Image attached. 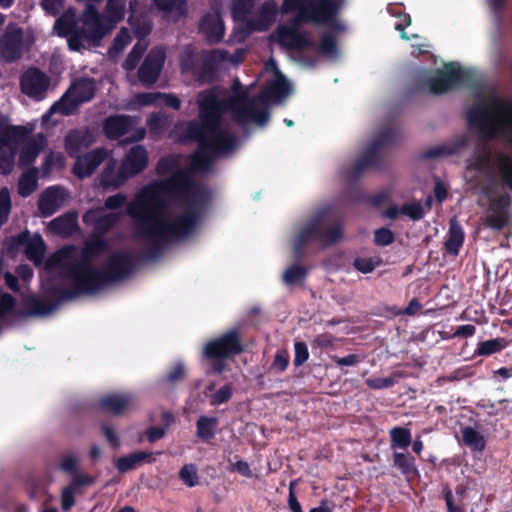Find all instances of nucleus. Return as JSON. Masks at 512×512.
Listing matches in <instances>:
<instances>
[{"mask_svg":"<svg viewBox=\"0 0 512 512\" xmlns=\"http://www.w3.org/2000/svg\"><path fill=\"white\" fill-rule=\"evenodd\" d=\"M101 128H128V116H109L105 119Z\"/></svg>","mask_w":512,"mask_h":512,"instance_id":"774afa93","label":"nucleus"},{"mask_svg":"<svg viewBox=\"0 0 512 512\" xmlns=\"http://www.w3.org/2000/svg\"><path fill=\"white\" fill-rule=\"evenodd\" d=\"M464 445L470 448L472 452H483L486 447L485 437L476 429L466 426L461 429Z\"/></svg>","mask_w":512,"mask_h":512,"instance_id":"e433bc0d","label":"nucleus"},{"mask_svg":"<svg viewBox=\"0 0 512 512\" xmlns=\"http://www.w3.org/2000/svg\"><path fill=\"white\" fill-rule=\"evenodd\" d=\"M80 130H70L65 137V149L70 157H76L83 149Z\"/></svg>","mask_w":512,"mask_h":512,"instance_id":"49530a36","label":"nucleus"},{"mask_svg":"<svg viewBox=\"0 0 512 512\" xmlns=\"http://www.w3.org/2000/svg\"><path fill=\"white\" fill-rule=\"evenodd\" d=\"M38 187V169L30 168L18 180V193L22 197L30 196Z\"/></svg>","mask_w":512,"mask_h":512,"instance_id":"58836bf2","label":"nucleus"},{"mask_svg":"<svg viewBox=\"0 0 512 512\" xmlns=\"http://www.w3.org/2000/svg\"><path fill=\"white\" fill-rule=\"evenodd\" d=\"M121 219V214L112 212L98 217L95 220V230L99 233L109 232Z\"/></svg>","mask_w":512,"mask_h":512,"instance_id":"c03bdc74","label":"nucleus"},{"mask_svg":"<svg viewBox=\"0 0 512 512\" xmlns=\"http://www.w3.org/2000/svg\"><path fill=\"white\" fill-rule=\"evenodd\" d=\"M233 395V390L231 384H225L218 391L211 394L210 396V404L212 406H219L223 403L228 402Z\"/></svg>","mask_w":512,"mask_h":512,"instance_id":"603ef678","label":"nucleus"},{"mask_svg":"<svg viewBox=\"0 0 512 512\" xmlns=\"http://www.w3.org/2000/svg\"><path fill=\"white\" fill-rule=\"evenodd\" d=\"M34 130H0V173L10 174L17 154L15 140H23L25 133Z\"/></svg>","mask_w":512,"mask_h":512,"instance_id":"2eb2a0df","label":"nucleus"},{"mask_svg":"<svg viewBox=\"0 0 512 512\" xmlns=\"http://www.w3.org/2000/svg\"><path fill=\"white\" fill-rule=\"evenodd\" d=\"M127 202V196L123 193L111 195L105 199L104 207L108 210H117Z\"/></svg>","mask_w":512,"mask_h":512,"instance_id":"69168bd1","label":"nucleus"},{"mask_svg":"<svg viewBox=\"0 0 512 512\" xmlns=\"http://www.w3.org/2000/svg\"><path fill=\"white\" fill-rule=\"evenodd\" d=\"M465 239V234L462 226L454 217L450 220L448 237L444 243L445 251L452 256L459 254L460 248L462 247Z\"/></svg>","mask_w":512,"mask_h":512,"instance_id":"2f4dec72","label":"nucleus"},{"mask_svg":"<svg viewBox=\"0 0 512 512\" xmlns=\"http://www.w3.org/2000/svg\"><path fill=\"white\" fill-rule=\"evenodd\" d=\"M94 2H87L86 8L79 17L82 26H80L81 43L88 42L92 46H99L101 40L112 30L107 24L103 15H101Z\"/></svg>","mask_w":512,"mask_h":512,"instance_id":"9d476101","label":"nucleus"},{"mask_svg":"<svg viewBox=\"0 0 512 512\" xmlns=\"http://www.w3.org/2000/svg\"><path fill=\"white\" fill-rule=\"evenodd\" d=\"M78 467L77 456L73 453L62 454L60 456L59 468L65 473L73 474Z\"/></svg>","mask_w":512,"mask_h":512,"instance_id":"6e6d98bb","label":"nucleus"},{"mask_svg":"<svg viewBox=\"0 0 512 512\" xmlns=\"http://www.w3.org/2000/svg\"><path fill=\"white\" fill-rule=\"evenodd\" d=\"M337 338L330 333H321L314 337L311 342L312 350L334 348Z\"/></svg>","mask_w":512,"mask_h":512,"instance_id":"3c124183","label":"nucleus"},{"mask_svg":"<svg viewBox=\"0 0 512 512\" xmlns=\"http://www.w3.org/2000/svg\"><path fill=\"white\" fill-rule=\"evenodd\" d=\"M80 106L81 105L76 101V99L65 91L60 99L55 101L49 110L42 116V121L43 123H47L55 115L71 116L77 113Z\"/></svg>","mask_w":512,"mask_h":512,"instance_id":"cd10ccee","label":"nucleus"},{"mask_svg":"<svg viewBox=\"0 0 512 512\" xmlns=\"http://www.w3.org/2000/svg\"><path fill=\"white\" fill-rule=\"evenodd\" d=\"M131 42V36L126 28H121L116 37L114 38L109 53H119Z\"/></svg>","mask_w":512,"mask_h":512,"instance_id":"864d4df0","label":"nucleus"},{"mask_svg":"<svg viewBox=\"0 0 512 512\" xmlns=\"http://www.w3.org/2000/svg\"><path fill=\"white\" fill-rule=\"evenodd\" d=\"M15 247H24V252L28 259L38 260L41 259L45 252V242L41 235L35 234L31 237L30 232L25 230L12 239Z\"/></svg>","mask_w":512,"mask_h":512,"instance_id":"b1692460","label":"nucleus"},{"mask_svg":"<svg viewBox=\"0 0 512 512\" xmlns=\"http://www.w3.org/2000/svg\"><path fill=\"white\" fill-rule=\"evenodd\" d=\"M243 351L239 332L232 329L206 343L203 356L211 361L209 373L221 374L227 368L226 360Z\"/></svg>","mask_w":512,"mask_h":512,"instance_id":"0eeeda50","label":"nucleus"},{"mask_svg":"<svg viewBox=\"0 0 512 512\" xmlns=\"http://www.w3.org/2000/svg\"><path fill=\"white\" fill-rule=\"evenodd\" d=\"M197 144L189 169L146 185L126 207L136 236L149 240L145 249L148 260L159 258L167 243L191 235L211 200L210 190L196 182L193 173L209 172L216 158Z\"/></svg>","mask_w":512,"mask_h":512,"instance_id":"f257e3e1","label":"nucleus"},{"mask_svg":"<svg viewBox=\"0 0 512 512\" xmlns=\"http://www.w3.org/2000/svg\"><path fill=\"white\" fill-rule=\"evenodd\" d=\"M106 157L107 152L104 148H96L79 157L74 163L72 172L80 179L90 177Z\"/></svg>","mask_w":512,"mask_h":512,"instance_id":"412c9836","label":"nucleus"},{"mask_svg":"<svg viewBox=\"0 0 512 512\" xmlns=\"http://www.w3.org/2000/svg\"><path fill=\"white\" fill-rule=\"evenodd\" d=\"M186 370L182 362H177L165 375V381L170 384H175L185 378Z\"/></svg>","mask_w":512,"mask_h":512,"instance_id":"4d7b16f0","label":"nucleus"},{"mask_svg":"<svg viewBox=\"0 0 512 512\" xmlns=\"http://www.w3.org/2000/svg\"><path fill=\"white\" fill-rule=\"evenodd\" d=\"M400 130H381V132L364 148L353 165L344 172L351 182H356L367 171H383L390 162L389 148L400 143Z\"/></svg>","mask_w":512,"mask_h":512,"instance_id":"39448f33","label":"nucleus"},{"mask_svg":"<svg viewBox=\"0 0 512 512\" xmlns=\"http://www.w3.org/2000/svg\"><path fill=\"white\" fill-rule=\"evenodd\" d=\"M32 132L25 133L23 140H15L17 149L20 148L18 165L20 167H28L35 162L41 151L47 145L46 136L40 132L34 136Z\"/></svg>","mask_w":512,"mask_h":512,"instance_id":"f3484780","label":"nucleus"},{"mask_svg":"<svg viewBox=\"0 0 512 512\" xmlns=\"http://www.w3.org/2000/svg\"><path fill=\"white\" fill-rule=\"evenodd\" d=\"M184 138L204 146L216 160L226 156L238 147L237 137L231 130H185Z\"/></svg>","mask_w":512,"mask_h":512,"instance_id":"6e6552de","label":"nucleus"},{"mask_svg":"<svg viewBox=\"0 0 512 512\" xmlns=\"http://www.w3.org/2000/svg\"><path fill=\"white\" fill-rule=\"evenodd\" d=\"M63 276L72 281V287L67 289L60 285L51 286L46 290L48 299H32L31 313L49 315L58 306L69 300L83 295H93L109 285L103 270L95 266H64Z\"/></svg>","mask_w":512,"mask_h":512,"instance_id":"7ed1b4c3","label":"nucleus"},{"mask_svg":"<svg viewBox=\"0 0 512 512\" xmlns=\"http://www.w3.org/2000/svg\"><path fill=\"white\" fill-rule=\"evenodd\" d=\"M148 164V154L146 149L141 145L132 147L126 154L120 168L122 179H129L142 172Z\"/></svg>","mask_w":512,"mask_h":512,"instance_id":"aec40b11","label":"nucleus"},{"mask_svg":"<svg viewBox=\"0 0 512 512\" xmlns=\"http://www.w3.org/2000/svg\"><path fill=\"white\" fill-rule=\"evenodd\" d=\"M76 225V217L72 214L59 216L50 222L51 229L58 234H70Z\"/></svg>","mask_w":512,"mask_h":512,"instance_id":"a19ab883","label":"nucleus"},{"mask_svg":"<svg viewBox=\"0 0 512 512\" xmlns=\"http://www.w3.org/2000/svg\"><path fill=\"white\" fill-rule=\"evenodd\" d=\"M138 266V258L129 251L112 253L103 267V272L109 284L129 277Z\"/></svg>","mask_w":512,"mask_h":512,"instance_id":"f8f14e48","label":"nucleus"},{"mask_svg":"<svg viewBox=\"0 0 512 512\" xmlns=\"http://www.w3.org/2000/svg\"><path fill=\"white\" fill-rule=\"evenodd\" d=\"M76 101L82 105L93 99L96 93L95 81L92 78L82 77L75 80L66 90Z\"/></svg>","mask_w":512,"mask_h":512,"instance_id":"c756f323","label":"nucleus"},{"mask_svg":"<svg viewBox=\"0 0 512 512\" xmlns=\"http://www.w3.org/2000/svg\"><path fill=\"white\" fill-rule=\"evenodd\" d=\"M144 52L145 47L141 46L139 43L135 44L122 64L123 69L133 71L138 66Z\"/></svg>","mask_w":512,"mask_h":512,"instance_id":"de8ad7c7","label":"nucleus"},{"mask_svg":"<svg viewBox=\"0 0 512 512\" xmlns=\"http://www.w3.org/2000/svg\"><path fill=\"white\" fill-rule=\"evenodd\" d=\"M393 466L396 467L406 478L419 476L416 459L409 452L394 451L392 455Z\"/></svg>","mask_w":512,"mask_h":512,"instance_id":"473e14b6","label":"nucleus"},{"mask_svg":"<svg viewBox=\"0 0 512 512\" xmlns=\"http://www.w3.org/2000/svg\"><path fill=\"white\" fill-rule=\"evenodd\" d=\"M165 52L161 49H152L138 69V78L147 88L153 86L160 77L165 63Z\"/></svg>","mask_w":512,"mask_h":512,"instance_id":"a211bd4d","label":"nucleus"},{"mask_svg":"<svg viewBox=\"0 0 512 512\" xmlns=\"http://www.w3.org/2000/svg\"><path fill=\"white\" fill-rule=\"evenodd\" d=\"M401 213L408 216L413 221L421 220L425 215L423 206L419 202L403 205Z\"/></svg>","mask_w":512,"mask_h":512,"instance_id":"13d9d810","label":"nucleus"},{"mask_svg":"<svg viewBox=\"0 0 512 512\" xmlns=\"http://www.w3.org/2000/svg\"><path fill=\"white\" fill-rule=\"evenodd\" d=\"M219 420L214 416H200L196 422V435L201 440L208 442L216 435Z\"/></svg>","mask_w":512,"mask_h":512,"instance_id":"c9c22d12","label":"nucleus"},{"mask_svg":"<svg viewBox=\"0 0 512 512\" xmlns=\"http://www.w3.org/2000/svg\"><path fill=\"white\" fill-rule=\"evenodd\" d=\"M179 162L176 156L168 155L159 159L156 165V173L160 176L174 175L178 171Z\"/></svg>","mask_w":512,"mask_h":512,"instance_id":"a18cd8bd","label":"nucleus"},{"mask_svg":"<svg viewBox=\"0 0 512 512\" xmlns=\"http://www.w3.org/2000/svg\"><path fill=\"white\" fill-rule=\"evenodd\" d=\"M179 478L188 487H195L199 483L197 469L193 464L184 465L179 471Z\"/></svg>","mask_w":512,"mask_h":512,"instance_id":"8fccbe9b","label":"nucleus"},{"mask_svg":"<svg viewBox=\"0 0 512 512\" xmlns=\"http://www.w3.org/2000/svg\"><path fill=\"white\" fill-rule=\"evenodd\" d=\"M64 192L61 186H51L41 193L37 207L43 217H49L58 210L59 201L63 199Z\"/></svg>","mask_w":512,"mask_h":512,"instance_id":"bb28decb","label":"nucleus"},{"mask_svg":"<svg viewBox=\"0 0 512 512\" xmlns=\"http://www.w3.org/2000/svg\"><path fill=\"white\" fill-rule=\"evenodd\" d=\"M376 264L372 258L357 257L353 261L354 268L363 274L371 273L376 268Z\"/></svg>","mask_w":512,"mask_h":512,"instance_id":"e2e57ef3","label":"nucleus"},{"mask_svg":"<svg viewBox=\"0 0 512 512\" xmlns=\"http://www.w3.org/2000/svg\"><path fill=\"white\" fill-rule=\"evenodd\" d=\"M472 167L477 171L497 172L503 186L512 191V156L503 151H492L484 146L475 156Z\"/></svg>","mask_w":512,"mask_h":512,"instance_id":"1a4fd4ad","label":"nucleus"},{"mask_svg":"<svg viewBox=\"0 0 512 512\" xmlns=\"http://www.w3.org/2000/svg\"><path fill=\"white\" fill-rule=\"evenodd\" d=\"M199 31L210 44H217L223 39L225 25L218 9H213L202 16L199 21Z\"/></svg>","mask_w":512,"mask_h":512,"instance_id":"6ab92c4d","label":"nucleus"},{"mask_svg":"<svg viewBox=\"0 0 512 512\" xmlns=\"http://www.w3.org/2000/svg\"><path fill=\"white\" fill-rule=\"evenodd\" d=\"M307 274V268L294 264L285 270L283 274V282L289 286H293L301 283L306 278Z\"/></svg>","mask_w":512,"mask_h":512,"instance_id":"37998d69","label":"nucleus"},{"mask_svg":"<svg viewBox=\"0 0 512 512\" xmlns=\"http://www.w3.org/2000/svg\"><path fill=\"white\" fill-rule=\"evenodd\" d=\"M80 20L77 18L73 9L66 10L60 15L54 24V29L59 37L66 38L68 47L72 51L79 52L84 48L81 43V29L78 25Z\"/></svg>","mask_w":512,"mask_h":512,"instance_id":"4468645a","label":"nucleus"},{"mask_svg":"<svg viewBox=\"0 0 512 512\" xmlns=\"http://www.w3.org/2000/svg\"><path fill=\"white\" fill-rule=\"evenodd\" d=\"M75 505V490L66 486L61 492V508L63 511H69Z\"/></svg>","mask_w":512,"mask_h":512,"instance_id":"0e129e2a","label":"nucleus"},{"mask_svg":"<svg viewBox=\"0 0 512 512\" xmlns=\"http://www.w3.org/2000/svg\"><path fill=\"white\" fill-rule=\"evenodd\" d=\"M134 399L128 393H109L98 400V407L108 413L119 416L133 405Z\"/></svg>","mask_w":512,"mask_h":512,"instance_id":"393cba45","label":"nucleus"},{"mask_svg":"<svg viewBox=\"0 0 512 512\" xmlns=\"http://www.w3.org/2000/svg\"><path fill=\"white\" fill-rule=\"evenodd\" d=\"M152 456V452L136 451L127 456L118 458L116 461V468L120 473H126L135 469L145 461L149 463L154 462L155 459Z\"/></svg>","mask_w":512,"mask_h":512,"instance_id":"72a5a7b5","label":"nucleus"},{"mask_svg":"<svg viewBox=\"0 0 512 512\" xmlns=\"http://www.w3.org/2000/svg\"><path fill=\"white\" fill-rule=\"evenodd\" d=\"M477 82L473 70L462 68L458 62H450L442 70H436L432 77L426 79L425 84L432 94L440 95L459 87H475Z\"/></svg>","mask_w":512,"mask_h":512,"instance_id":"423d86ee","label":"nucleus"},{"mask_svg":"<svg viewBox=\"0 0 512 512\" xmlns=\"http://www.w3.org/2000/svg\"><path fill=\"white\" fill-rule=\"evenodd\" d=\"M24 52V30L15 23L8 24L0 36V59L7 63L18 61Z\"/></svg>","mask_w":512,"mask_h":512,"instance_id":"ddd939ff","label":"nucleus"},{"mask_svg":"<svg viewBox=\"0 0 512 512\" xmlns=\"http://www.w3.org/2000/svg\"><path fill=\"white\" fill-rule=\"evenodd\" d=\"M395 241V234L386 227L376 229L374 232V243L377 246H388Z\"/></svg>","mask_w":512,"mask_h":512,"instance_id":"5fc2aeb1","label":"nucleus"},{"mask_svg":"<svg viewBox=\"0 0 512 512\" xmlns=\"http://www.w3.org/2000/svg\"><path fill=\"white\" fill-rule=\"evenodd\" d=\"M290 91V83L288 80L280 75L273 81L270 87L264 91H262L257 97H252L251 99L256 100L257 107H265L268 113V120L270 119V111L267 100L269 98L281 99L286 97Z\"/></svg>","mask_w":512,"mask_h":512,"instance_id":"a878e982","label":"nucleus"},{"mask_svg":"<svg viewBox=\"0 0 512 512\" xmlns=\"http://www.w3.org/2000/svg\"><path fill=\"white\" fill-rule=\"evenodd\" d=\"M511 199L509 195H500L493 199L491 202V211L499 213H508V207L510 206Z\"/></svg>","mask_w":512,"mask_h":512,"instance_id":"338daca9","label":"nucleus"},{"mask_svg":"<svg viewBox=\"0 0 512 512\" xmlns=\"http://www.w3.org/2000/svg\"><path fill=\"white\" fill-rule=\"evenodd\" d=\"M338 8L335 0H306L296 10L303 22L329 24L335 21Z\"/></svg>","mask_w":512,"mask_h":512,"instance_id":"9b49d317","label":"nucleus"},{"mask_svg":"<svg viewBox=\"0 0 512 512\" xmlns=\"http://www.w3.org/2000/svg\"><path fill=\"white\" fill-rule=\"evenodd\" d=\"M108 243L104 238H96L86 242L81 249L79 259L64 264V266H94L93 259L106 250Z\"/></svg>","mask_w":512,"mask_h":512,"instance_id":"c85d7f7f","label":"nucleus"},{"mask_svg":"<svg viewBox=\"0 0 512 512\" xmlns=\"http://www.w3.org/2000/svg\"><path fill=\"white\" fill-rule=\"evenodd\" d=\"M344 236V224L331 205L319 208L302 227L295 241L297 254H301L309 241H319L324 247L339 243Z\"/></svg>","mask_w":512,"mask_h":512,"instance_id":"20e7f679","label":"nucleus"},{"mask_svg":"<svg viewBox=\"0 0 512 512\" xmlns=\"http://www.w3.org/2000/svg\"><path fill=\"white\" fill-rule=\"evenodd\" d=\"M366 384L371 389H387L393 387L396 384V379L394 377H377L372 379H367Z\"/></svg>","mask_w":512,"mask_h":512,"instance_id":"680f3d73","label":"nucleus"},{"mask_svg":"<svg viewBox=\"0 0 512 512\" xmlns=\"http://www.w3.org/2000/svg\"><path fill=\"white\" fill-rule=\"evenodd\" d=\"M152 3L159 12L171 16L174 22L188 14L187 0H152Z\"/></svg>","mask_w":512,"mask_h":512,"instance_id":"7c9ffc66","label":"nucleus"},{"mask_svg":"<svg viewBox=\"0 0 512 512\" xmlns=\"http://www.w3.org/2000/svg\"><path fill=\"white\" fill-rule=\"evenodd\" d=\"M49 85V76L36 67L26 70L20 78L21 91L35 100H42L45 97Z\"/></svg>","mask_w":512,"mask_h":512,"instance_id":"dca6fc26","label":"nucleus"},{"mask_svg":"<svg viewBox=\"0 0 512 512\" xmlns=\"http://www.w3.org/2000/svg\"><path fill=\"white\" fill-rule=\"evenodd\" d=\"M124 174H121V168L115 174L112 166H107L101 173L100 183L104 188H118L122 186L127 179H122Z\"/></svg>","mask_w":512,"mask_h":512,"instance_id":"79ce46f5","label":"nucleus"},{"mask_svg":"<svg viewBox=\"0 0 512 512\" xmlns=\"http://www.w3.org/2000/svg\"><path fill=\"white\" fill-rule=\"evenodd\" d=\"M277 41L282 46L298 51L311 48L314 45L313 41L306 35V33L283 25L277 28Z\"/></svg>","mask_w":512,"mask_h":512,"instance_id":"5701e85b","label":"nucleus"},{"mask_svg":"<svg viewBox=\"0 0 512 512\" xmlns=\"http://www.w3.org/2000/svg\"><path fill=\"white\" fill-rule=\"evenodd\" d=\"M390 447L392 450L396 449L406 450L412 443V433L409 428L395 426L389 431Z\"/></svg>","mask_w":512,"mask_h":512,"instance_id":"4c0bfd02","label":"nucleus"},{"mask_svg":"<svg viewBox=\"0 0 512 512\" xmlns=\"http://www.w3.org/2000/svg\"><path fill=\"white\" fill-rule=\"evenodd\" d=\"M219 86L201 90L196 96L199 123L190 121L185 128H223L224 116L230 113L239 125L254 124L265 126L268 113L265 107H257L255 99H249L246 92L223 97Z\"/></svg>","mask_w":512,"mask_h":512,"instance_id":"f03ea898","label":"nucleus"},{"mask_svg":"<svg viewBox=\"0 0 512 512\" xmlns=\"http://www.w3.org/2000/svg\"><path fill=\"white\" fill-rule=\"evenodd\" d=\"M319 51L324 55L334 54L337 51V43L331 33H324L321 36Z\"/></svg>","mask_w":512,"mask_h":512,"instance_id":"052dcab7","label":"nucleus"},{"mask_svg":"<svg viewBox=\"0 0 512 512\" xmlns=\"http://www.w3.org/2000/svg\"><path fill=\"white\" fill-rule=\"evenodd\" d=\"M309 358V351L307 344L302 341L294 343V365L296 367L302 366Z\"/></svg>","mask_w":512,"mask_h":512,"instance_id":"bf43d9fd","label":"nucleus"},{"mask_svg":"<svg viewBox=\"0 0 512 512\" xmlns=\"http://www.w3.org/2000/svg\"><path fill=\"white\" fill-rule=\"evenodd\" d=\"M125 12V0H107L105 15H103V18L107 24L111 26V30H113L116 25L124 19Z\"/></svg>","mask_w":512,"mask_h":512,"instance_id":"f704fd0d","label":"nucleus"},{"mask_svg":"<svg viewBox=\"0 0 512 512\" xmlns=\"http://www.w3.org/2000/svg\"><path fill=\"white\" fill-rule=\"evenodd\" d=\"M507 345L508 341L504 337L481 341L474 351V356H490L501 352Z\"/></svg>","mask_w":512,"mask_h":512,"instance_id":"ea45409f","label":"nucleus"},{"mask_svg":"<svg viewBox=\"0 0 512 512\" xmlns=\"http://www.w3.org/2000/svg\"><path fill=\"white\" fill-rule=\"evenodd\" d=\"M469 146V140L466 136H459L446 143L435 145L422 151L419 158L422 160H431L436 158L448 157L460 153Z\"/></svg>","mask_w":512,"mask_h":512,"instance_id":"4be33fe9","label":"nucleus"},{"mask_svg":"<svg viewBox=\"0 0 512 512\" xmlns=\"http://www.w3.org/2000/svg\"><path fill=\"white\" fill-rule=\"evenodd\" d=\"M485 224L487 227L493 230L501 231L509 224V214L492 212L491 214L487 215Z\"/></svg>","mask_w":512,"mask_h":512,"instance_id":"09e8293b","label":"nucleus"}]
</instances>
